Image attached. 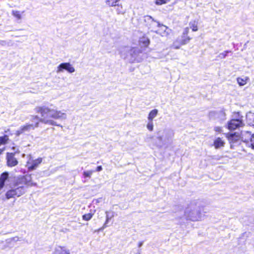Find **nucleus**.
Listing matches in <instances>:
<instances>
[{
    "instance_id": "nucleus-1",
    "label": "nucleus",
    "mask_w": 254,
    "mask_h": 254,
    "mask_svg": "<svg viewBox=\"0 0 254 254\" xmlns=\"http://www.w3.org/2000/svg\"><path fill=\"white\" fill-rule=\"evenodd\" d=\"M36 183L32 182L31 175H26L25 176L18 177L11 187V189L8 190L5 193V197L7 199L15 197H19L25 192V189L24 185L27 187L36 186Z\"/></svg>"
},
{
    "instance_id": "nucleus-2",
    "label": "nucleus",
    "mask_w": 254,
    "mask_h": 254,
    "mask_svg": "<svg viewBox=\"0 0 254 254\" xmlns=\"http://www.w3.org/2000/svg\"><path fill=\"white\" fill-rule=\"evenodd\" d=\"M37 113H40L42 118L40 119L41 122L53 126H59L57 122L51 120L53 118L56 120H64L66 118V115L60 111L51 109L46 106L37 107L35 108Z\"/></svg>"
},
{
    "instance_id": "nucleus-3",
    "label": "nucleus",
    "mask_w": 254,
    "mask_h": 254,
    "mask_svg": "<svg viewBox=\"0 0 254 254\" xmlns=\"http://www.w3.org/2000/svg\"><path fill=\"white\" fill-rule=\"evenodd\" d=\"M203 208L196 200L191 201L185 211V216L187 219L192 221H199L202 217L201 211Z\"/></svg>"
},
{
    "instance_id": "nucleus-4",
    "label": "nucleus",
    "mask_w": 254,
    "mask_h": 254,
    "mask_svg": "<svg viewBox=\"0 0 254 254\" xmlns=\"http://www.w3.org/2000/svg\"><path fill=\"white\" fill-rule=\"evenodd\" d=\"M119 52L121 58L131 63L135 61L139 62L137 57L141 52L138 48H131L129 47H122L120 48Z\"/></svg>"
},
{
    "instance_id": "nucleus-5",
    "label": "nucleus",
    "mask_w": 254,
    "mask_h": 254,
    "mask_svg": "<svg viewBox=\"0 0 254 254\" xmlns=\"http://www.w3.org/2000/svg\"><path fill=\"white\" fill-rule=\"evenodd\" d=\"M174 135L173 131L169 129H164L157 132V138L159 141V146L162 147L169 143Z\"/></svg>"
},
{
    "instance_id": "nucleus-6",
    "label": "nucleus",
    "mask_w": 254,
    "mask_h": 254,
    "mask_svg": "<svg viewBox=\"0 0 254 254\" xmlns=\"http://www.w3.org/2000/svg\"><path fill=\"white\" fill-rule=\"evenodd\" d=\"M31 122H32L31 124H27L24 126H21L19 129L16 131V135L19 136L23 133L28 132L31 130H34L36 127H37L40 122V118L37 116H33Z\"/></svg>"
},
{
    "instance_id": "nucleus-7",
    "label": "nucleus",
    "mask_w": 254,
    "mask_h": 254,
    "mask_svg": "<svg viewBox=\"0 0 254 254\" xmlns=\"http://www.w3.org/2000/svg\"><path fill=\"white\" fill-rule=\"evenodd\" d=\"M228 139L230 144V147L234 149V147L236 145L240 144L241 137L236 133H231L227 136Z\"/></svg>"
},
{
    "instance_id": "nucleus-8",
    "label": "nucleus",
    "mask_w": 254,
    "mask_h": 254,
    "mask_svg": "<svg viewBox=\"0 0 254 254\" xmlns=\"http://www.w3.org/2000/svg\"><path fill=\"white\" fill-rule=\"evenodd\" d=\"M244 125L241 118L232 119L228 124V128L230 130H234Z\"/></svg>"
},
{
    "instance_id": "nucleus-9",
    "label": "nucleus",
    "mask_w": 254,
    "mask_h": 254,
    "mask_svg": "<svg viewBox=\"0 0 254 254\" xmlns=\"http://www.w3.org/2000/svg\"><path fill=\"white\" fill-rule=\"evenodd\" d=\"M66 70L68 72L72 73L75 71V68L69 63H64L60 64L57 67V72L60 73Z\"/></svg>"
},
{
    "instance_id": "nucleus-10",
    "label": "nucleus",
    "mask_w": 254,
    "mask_h": 254,
    "mask_svg": "<svg viewBox=\"0 0 254 254\" xmlns=\"http://www.w3.org/2000/svg\"><path fill=\"white\" fill-rule=\"evenodd\" d=\"M43 161L42 158H38L35 160L31 159V157L29 160L27 162L26 167H27L29 171H33L38 167Z\"/></svg>"
},
{
    "instance_id": "nucleus-11",
    "label": "nucleus",
    "mask_w": 254,
    "mask_h": 254,
    "mask_svg": "<svg viewBox=\"0 0 254 254\" xmlns=\"http://www.w3.org/2000/svg\"><path fill=\"white\" fill-rule=\"evenodd\" d=\"M148 19H152L153 21H154L157 23V26L159 28V29L155 31V33L161 35L163 36L166 34V30L168 29V27L162 24H160L158 21H156L154 20L152 17L150 16H147Z\"/></svg>"
},
{
    "instance_id": "nucleus-12",
    "label": "nucleus",
    "mask_w": 254,
    "mask_h": 254,
    "mask_svg": "<svg viewBox=\"0 0 254 254\" xmlns=\"http://www.w3.org/2000/svg\"><path fill=\"white\" fill-rule=\"evenodd\" d=\"M18 164L17 159L14 157L12 153L8 154L7 155V164L8 166L13 167Z\"/></svg>"
},
{
    "instance_id": "nucleus-13",
    "label": "nucleus",
    "mask_w": 254,
    "mask_h": 254,
    "mask_svg": "<svg viewBox=\"0 0 254 254\" xmlns=\"http://www.w3.org/2000/svg\"><path fill=\"white\" fill-rule=\"evenodd\" d=\"M9 174L7 172H3L0 176V189H2L8 180Z\"/></svg>"
},
{
    "instance_id": "nucleus-14",
    "label": "nucleus",
    "mask_w": 254,
    "mask_h": 254,
    "mask_svg": "<svg viewBox=\"0 0 254 254\" xmlns=\"http://www.w3.org/2000/svg\"><path fill=\"white\" fill-rule=\"evenodd\" d=\"M253 136L250 131H244L242 133V140L245 142L247 145L249 144V141L251 140V137Z\"/></svg>"
},
{
    "instance_id": "nucleus-15",
    "label": "nucleus",
    "mask_w": 254,
    "mask_h": 254,
    "mask_svg": "<svg viewBox=\"0 0 254 254\" xmlns=\"http://www.w3.org/2000/svg\"><path fill=\"white\" fill-rule=\"evenodd\" d=\"M53 254H70V253L65 250V247L57 246L55 248Z\"/></svg>"
},
{
    "instance_id": "nucleus-16",
    "label": "nucleus",
    "mask_w": 254,
    "mask_h": 254,
    "mask_svg": "<svg viewBox=\"0 0 254 254\" xmlns=\"http://www.w3.org/2000/svg\"><path fill=\"white\" fill-rule=\"evenodd\" d=\"M225 142L220 137H217L214 141L213 145L216 149H218L224 146Z\"/></svg>"
},
{
    "instance_id": "nucleus-17",
    "label": "nucleus",
    "mask_w": 254,
    "mask_h": 254,
    "mask_svg": "<svg viewBox=\"0 0 254 254\" xmlns=\"http://www.w3.org/2000/svg\"><path fill=\"white\" fill-rule=\"evenodd\" d=\"M139 42L141 46L146 47L150 44V40L148 37L143 36L140 38Z\"/></svg>"
},
{
    "instance_id": "nucleus-18",
    "label": "nucleus",
    "mask_w": 254,
    "mask_h": 254,
    "mask_svg": "<svg viewBox=\"0 0 254 254\" xmlns=\"http://www.w3.org/2000/svg\"><path fill=\"white\" fill-rule=\"evenodd\" d=\"M190 39L191 38L188 36H184V35H182L181 37V39H179V43L181 45H186L190 42Z\"/></svg>"
},
{
    "instance_id": "nucleus-19",
    "label": "nucleus",
    "mask_w": 254,
    "mask_h": 254,
    "mask_svg": "<svg viewBox=\"0 0 254 254\" xmlns=\"http://www.w3.org/2000/svg\"><path fill=\"white\" fill-rule=\"evenodd\" d=\"M106 220L105 223L104 224L103 228H106L107 227V224H108L109 221L111 220L113 217H114V212L110 213L108 211H106Z\"/></svg>"
},
{
    "instance_id": "nucleus-20",
    "label": "nucleus",
    "mask_w": 254,
    "mask_h": 254,
    "mask_svg": "<svg viewBox=\"0 0 254 254\" xmlns=\"http://www.w3.org/2000/svg\"><path fill=\"white\" fill-rule=\"evenodd\" d=\"M120 0H105L106 4L110 7H115Z\"/></svg>"
},
{
    "instance_id": "nucleus-21",
    "label": "nucleus",
    "mask_w": 254,
    "mask_h": 254,
    "mask_svg": "<svg viewBox=\"0 0 254 254\" xmlns=\"http://www.w3.org/2000/svg\"><path fill=\"white\" fill-rule=\"evenodd\" d=\"M115 7H116V11L118 14H124L125 13V10L122 4H120L119 2Z\"/></svg>"
},
{
    "instance_id": "nucleus-22",
    "label": "nucleus",
    "mask_w": 254,
    "mask_h": 254,
    "mask_svg": "<svg viewBox=\"0 0 254 254\" xmlns=\"http://www.w3.org/2000/svg\"><path fill=\"white\" fill-rule=\"evenodd\" d=\"M157 114L158 110L157 109L152 110L148 115V120L150 121H153V119L156 117Z\"/></svg>"
},
{
    "instance_id": "nucleus-23",
    "label": "nucleus",
    "mask_w": 254,
    "mask_h": 254,
    "mask_svg": "<svg viewBox=\"0 0 254 254\" xmlns=\"http://www.w3.org/2000/svg\"><path fill=\"white\" fill-rule=\"evenodd\" d=\"M189 25L190 26V28L192 29V30L193 31H196L198 30L197 24L195 21L190 22L189 23Z\"/></svg>"
},
{
    "instance_id": "nucleus-24",
    "label": "nucleus",
    "mask_w": 254,
    "mask_h": 254,
    "mask_svg": "<svg viewBox=\"0 0 254 254\" xmlns=\"http://www.w3.org/2000/svg\"><path fill=\"white\" fill-rule=\"evenodd\" d=\"M8 140V136L6 135H4L0 137V146L2 144H4L6 143Z\"/></svg>"
},
{
    "instance_id": "nucleus-25",
    "label": "nucleus",
    "mask_w": 254,
    "mask_h": 254,
    "mask_svg": "<svg viewBox=\"0 0 254 254\" xmlns=\"http://www.w3.org/2000/svg\"><path fill=\"white\" fill-rule=\"evenodd\" d=\"M93 214L94 213H89L85 214L82 216V219L86 221H89L92 218Z\"/></svg>"
},
{
    "instance_id": "nucleus-26",
    "label": "nucleus",
    "mask_w": 254,
    "mask_h": 254,
    "mask_svg": "<svg viewBox=\"0 0 254 254\" xmlns=\"http://www.w3.org/2000/svg\"><path fill=\"white\" fill-rule=\"evenodd\" d=\"M12 14L15 18H16L18 20H20L21 19V15L20 13V11H19L13 10L12 11Z\"/></svg>"
},
{
    "instance_id": "nucleus-27",
    "label": "nucleus",
    "mask_w": 254,
    "mask_h": 254,
    "mask_svg": "<svg viewBox=\"0 0 254 254\" xmlns=\"http://www.w3.org/2000/svg\"><path fill=\"white\" fill-rule=\"evenodd\" d=\"M95 171L94 170L84 171L83 173V175L85 178H90L93 173Z\"/></svg>"
},
{
    "instance_id": "nucleus-28",
    "label": "nucleus",
    "mask_w": 254,
    "mask_h": 254,
    "mask_svg": "<svg viewBox=\"0 0 254 254\" xmlns=\"http://www.w3.org/2000/svg\"><path fill=\"white\" fill-rule=\"evenodd\" d=\"M246 80V79H244L240 77H238L237 78V82L240 86H243L245 85L247 83Z\"/></svg>"
},
{
    "instance_id": "nucleus-29",
    "label": "nucleus",
    "mask_w": 254,
    "mask_h": 254,
    "mask_svg": "<svg viewBox=\"0 0 254 254\" xmlns=\"http://www.w3.org/2000/svg\"><path fill=\"white\" fill-rule=\"evenodd\" d=\"M247 146L254 149V134H253V136H252L251 140L249 141V144Z\"/></svg>"
},
{
    "instance_id": "nucleus-30",
    "label": "nucleus",
    "mask_w": 254,
    "mask_h": 254,
    "mask_svg": "<svg viewBox=\"0 0 254 254\" xmlns=\"http://www.w3.org/2000/svg\"><path fill=\"white\" fill-rule=\"evenodd\" d=\"M229 52H230V51H225L224 52L220 53L218 56V57L220 59H224V58H225L226 57L227 54L228 53H229Z\"/></svg>"
},
{
    "instance_id": "nucleus-31",
    "label": "nucleus",
    "mask_w": 254,
    "mask_h": 254,
    "mask_svg": "<svg viewBox=\"0 0 254 254\" xmlns=\"http://www.w3.org/2000/svg\"><path fill=\"white\" fill-rule=\"evenodd\" d=\"M147 128L148 130L152 131L153 129V124L152 121H149L147 125Z\"/></svg>"
},
{
    "instance_id": "nucleus-32",
    "label": "nucleus",
    "mask_w": 254,
    "mask_h": 254,
    "mask_svg": "<svg viewBox=\"0 0 254 254\" xmlns=\"http://www.w3.org/2000/svg\"><path fill=\"white\" fill-rule=\"evenodd\" d=\"M217 114L221 120L225 119V113L223 111H220L219 112L217 113Z\"/></svg>"
},
{
    "instance_id": "nucleus-33",
    "label": "nucleus",
    "mask_w": 254,
    "mask_h": 254,
    "mask_svg": "<svg viewBox=\"0 0 254 254\" xmlns=\"http://www.w3.org/2000/svg\"><path fill=\"white\" fill-rule=\"evenodd\" d=\"M167 0H156L155 3L157 5H161L167 2Z\"/></svg>"
},
{
    "instance_id": "nucleus-34",
    "label": "nucleus",
    "mask_w": 254,
    "mask_h": 254,
    "mask_svg": "<svg viewBox=\"0 0 254 254\" xmlns=\"http://www.w3.org/2000/svg\"><path fill=\"white\" fill-rule=\"evenodd\" d=\"M247 118H250L251 119H253V121L252 123H249V124H252V126H254V114H250L247 116Z\"/></svg>"
},
{
    "instance_id": "nucleus-35",
    "label": "nucleus",
    "mask_w": 254,
    "mask_h": 254,
    "mask_svg": "<svg viewBox=\"0 0 254 254\" xmlns=\"http://www.w3.org/2000/svg\"><path fill=\"white\" fill-rule=\"evenodd\" d=\"M189 32V28L188 27H186L184 30L182 35H184V36H188Z\"/></svg>"
},
{
    "instance_id": "nucleus-36",
    "label": "nucleus",
    "mask_w": 254,
    "mask_h": 254,
    "mask_svg": "<svg viewBox=\"0 0 254 254\" xmlns=\"http://www.w3.org/2000/svg\"><path fill=\"white\" fill-rule=\"evenodd\" d=\"M21 238H19L17 236H15V237H12L11 238H10V241H14V242H17L18 241H20L21 240Z\"/></svg>"
},
{
    "instance_id": "nucleus-37",
    "label": "nucleus",
    "mask_w": 254,
    "mask_h": 254,
    "mask_svg": "<svg viewBox=\"0 0 254 254\" xmlns=\"http://www.w3.org/2000/svg\"><path fill=\"white\" fill-rule=\"evenodd\" d=\"M178 42V43H179V39H178V40H177L175 43H174V44H173V47H174V48L175 49H179V48H180V46H181V45H180H180H176V44H177Z\"/></svg>"
},
{
    "instance_id": "nucleus-38",
    "label": "nucleus",
    "mask_w": 254,
    "mask_h": 254,
    "mask_svg": "<svg viewBox=\"0 0 254 254\" xmlns=\"http://www.w3.org/2000/svg\"><path fill=\"white\" fill-rule=\"evenodd\" d=\"M214 130L216 132H221L222 131V128L220 127H214Z\"/></svg>"
},
{
    "instance_id": "nucleus-39",
    "label": "nucleus",
    "mask_w": 254,
    "mask_h": 254,
    "mask_svg": "<svg viewBox=\"0 0 254 254\" xmlns=\"http://www.w3.org/2000/svg\"><path fill=\"white\" fill-rule=\"evenodd\" d=\"M103 169L102 167L101 166H99L96 168V171L97 172H100L102 171Z\"/></svg>"
},
{
    "instance_id": "nucleus-40",
    "label": "nucleus",
    "mask_w": 254,
    "mask_h": 254,
    "mask_svg": "<svg viewBox=\"0 0 254 254\" xmlns=\"http://www.w3.org/2000/svg\"><path fill=\"white\" fill-rule=\"evenodd\" d=\"M7 44L5 41H0V45L2 46H5Z\"/></svg>"
},
{
    "instance_id": "nucleus-41",
    "label": "nucleus",
    "mask_w": 254,
    "mask_h": 254,
    "mask_svg": "<svg viewBox=\"0 0 254 254\" xmlns=\"http://www.w3.org/2000/svg\"><path fill=\"white\" fill-rule=\"evenodd\" d=\"M143 241L139 242L138 243V247L139 248H140L143 245Z\"/></svg>"
},
{
    "instance_id": "nucleus-42",
    "label": "nucleus",
    "mask_w": 254,
    "mask_h": 254,
    "mask_svg": "<svg viewBox=\"0 0 254 254\" xmlns=\"http://www.w3.org/2000/svg\"><path fill=\"white\" fill-rule=\"evenodd\" d=\"M124 53L126 54L127 55H129V52H124Z\"/></svg>"
},
{
    "instance_id": "nucleus-43",
    "label": "nucleus",
    "mask_w": 254,
    "mask_h": 254,
    "mask_svg": "<svg viewBox=\"0 0 254 254\" xmlns=\"http://www.w3.org/2000/svg\"><path fill=\"white\" fill-rule=\"evenodd\" d=\"M141 251L140 250H138L137 254H140Z\"/></svg>"
}]
</instances>
